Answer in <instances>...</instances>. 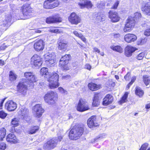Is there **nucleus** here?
I'll return each instance as SVG.
<instances>
[{"label": "nucleus", "mask_w": 150, "mask_h": 150, "mask_svg": "<svg viewBox=\"0 0 150 150\" xmlns=\"http://www.w3.org/2000/svg\"><path fill=\"white\" fill-rule=\"evenodd\" d=\"M88 86L89 88L92 91L97 90L100 87V85H97L93 83H89L88 85Z\"/></svg>", "instance_id": "obj_26"}, {"label": "nucleus", "mask_w": 150, "mask_h": 150, "mask_svg": "<svg viewBox=\"0 0 150 150\" xmlns=\"http://www.w3.org/2000/svg\"><path fill=\"white\" fill-rule=\"evenodd\" d=\"M73 33L75 36L79 38V37H80V35L81 34V33H79L76 31H73Z\"/></svg>", "instance_id": "obj_62"}, {"label": "nucleus", "mask_w": 150, "mask_h": 150, "mask_svg": "<svg viewBox=\"0 0 150 150\" xmlns=\"http://www.w3.org/2000/svg\"><path fill=\"white\" fill-rule=\"evenodd\" d=\"M99 105L98 100L93 99V105L94 106H97Z\"/></svg>", "instance_id": "obj_51"}, {"label": "nucleus", "mask_w": 150, "mask_h": 150, "mask_svg": "<svg viewBox=\"0 0 150 150\" xmlns=\"http://www.w3.org/2000/svg\"><path fill=\"white\" fill-rule=\"evenodd\" d=\"M33 32L35 33H40L41 31L38 29H34L33 30Z\"/></svg>", "instance_id": "obj_64"}, {"label": "nucleus", "mask_w": 150, "mask_h": 150, "mask_svg": "<svg viewBox=\"0 0 150 150\" xmlns=\"http://www.w3.org/2000/svg\"><path fill=\"white\" fill-rule=\"evenodd\" d=\"M83 2L79 3V5L81 8H91L93 6L91 1H90L85 0Z\"/></svg>", "instance_id": "obj_18"}, {"label": "nucleus", "mask_w": 150, "mask_h": 150, "mask_svg": "<svg viewBox=\"0 0 150 150\" xmlns=\"http://www.w3.org/2000/svg\"><path fill=\"white\" fill-rule=\"evenodd\" d=\"M9 101H8L7 102L5 105V108L6 109L8 110L9 111Z\"/></svg>", "instance_id": "obj_58"}, {"label": "nucleus", "mask_w": 150, "mask_h": 150, "mask_svg": "<svg viewBox=\"0 0 150 150\" xmlns=\"http://www.w3.org/2000/svg\"><path fill=\"white\" fill-rule=\"evenodd\" d=\"M34 111L35 112L36 117H40L44 112V110L42 108L41 105L39 104L36 105L33 108Z\"/></svg>", "instance_id": "obj_16"}, {"label": "nucleus", "mask_w": 150, "mask_h": 150, "mask_svg": "<svg viewBox=\"0 0 150 150\" xmlns=\"http://www.w3.org/2000/svg\"><path fill=\"white\" fill-rule=\"evenodd\" d=\"M25 77L27 79L26 83H30V85L33 87L34 86L33 82L36 81V78L33 73L31 72H27L24 74ZM25 81V80H23Z\"/></svg>", "instance_id": "obj_6"}, {"label": "nucleus", "mask_w": 150, "mask_h": 150, "mask_svg": "<svg viewBox=\"0 0 150 150\" xmlns=\"http://www.w3.org/2000/svg\"><path fill=\"white\" fill-rule=\"evenodd\" d=\"M57 98V95L52 91L47 92L44 97L45 102L49 105H52L54 104Z\"/></svg>", "instance_id": "obj_2"}, {"label": "nucleus", "mask_w": 150, "mask_h": 150, "mask_svg": "<svg viewBox=\"0 0 150 150\" xmlns=\"http://www.w3.org/2000/svg\"><path fill=\"white\" fill-rule=\"evenodd\" d=\"M17 142V140L15 135L14 134H10V143L16 144Z\"/></svg>", "instance_id": "obj_35"}, {"label": "nucleus", "mask_w": 150, "mask_h": 150, "mask_svg": "<svg viewBox=\"0 0 150 150\" xmlns=\"http://www.w3.org/2000/svg\"><path fill=\"white\" fill-rule=\"evenodd\" d=\"M71 56L69 54H66L62 57L59 61L60 65H64L65 64H67L69 60L70 59Z\"/></svg>", "instance_id": "obj_20"}, {"label": "nucleus", "mask_w": 150, "mask_h": 150, "mask_svg": "<svg viewBox=\"0 0 150 150\" xmlns=\"http://www.w3.org/2000/svg\"><path fill=\"white\" fill-rule=\"evenodd\" d=\"M43 148L45 150H50L52 149L50 145L48 144V141L44 144Z\"/></svg>", "instance_id": "obj_42"}, {"label": "nucleus", "mask_w": 150, "mask_h": 150, "mask_svg": "<svg viewBox=\"0 0 150 150\" xmlns=\"http://www.w3.org/2000/svg\"><path fill=\"white\" fill-rule=\"evenodd\" d=\"M136 77L135 76H134L132 77L131 81V82L129 83V85H132V83L134 82L136 79Z\"/></svg>", "instance_id": "obj_60"}, {"label": "nucleus", "mask_w": 150, "mask_h": 150, "mask_svg": "<svg viewBox=\"0 0 150 150\" xmlns=\"http://www.w3.org/2000/svg\"><path fill=\"white\" fill-rule=\"evenodd\" d=\"M49 31L50 32L55 33H59V30L57 29H50L49 30Z\"/></svg>", "instance_id": "obj_57"}, {"label": "nucleus", "mask_w": 150, "mask_h": 150, "mask_svg": "<svg viewBox=\"0 0 150 150\" xmlns=\"http://www.w3.org/2000/svg\"><path fill=\"white\" fill-rule=\"evenodd\" d=\"M135 93L137 95L141 97L143 96L144 93L140 87H137L136 88Z\"/></svg>", "instance_id": "obj_32"}, {"label": "nucleus", "mask_w": 150, "mask_h": 150, "mask_svg": "<svg viewBox=\"0 0 150 150\" xmlns=\"http://www.w3.org/2000/svg\"><path fill=\"white\" fill-rule=\"evenodd\" d=\"M44 45L43 41L42 40H40L35 42L34 45V48L36 51H39L44 49Z\"/></svg>", "instance_id": "obj_14"}, {"label": "nucleus", "mask_w": 150, "mask_h": 150, "mask_svg": "<svg viewBox=\"0 0 150 150\" xmlns=\"http://www.w3.org/2000/svg\"><path fill=\"white\" fill-rule=\"evenodd\" d=\"M130 73L128 72L124 77L126 81H129L130 78Z\"/></svg>", "instance_id": "obj_54"}, {"label": "nucleus", "mask_w": 150, "mask_h": 150, "mask_svg": "<svg viewBox=\"0 0 150 150\" xmlns=\"http://www.w3.org/2000/svg\"><path fill=\"white\" fill-rule=\"evenodd\" d=\"M144 34L146 36H150V28L145 30L144 32Z\"/></svg>", "instance_id": "obj_48"}, {"label": "nucleus", "mask_w": 150, "mask_h": 150, "mask_svg": "<svg viewBox=\"0 0 150 150\" xmlns=\"http://www.w3.org/2000/svg\"><path fill=\"white\" fill-rule=\"evenodd\" d=\"M7 114L5 113L3 111H0V117L2 119H4L7 116Z\"/></svg>", "instance_id": "obj_47"}, {"label": "nucleus", "mask_w": 150, "mask_h": 150, "mask_svg": "<svg viewBox=\"0 0 150 150\" xmlns=\"http://www.w3.org/2000/svg\"><path fill=\"white\" fill-rule=\"evenodd\" d=\"M6 148V144L3 142L0 143V149L4 150Z\"/></svg>", "instance_id": "obj_50"}, {"label": "nucleus", "mask_w": 150, "mask_h": 150, "mask_svg": "<svg viewBox=\"0 0 150 150\" xmlns=\"http://www.w3.org/2000/svg\"><path fill=\"white\" fill-rule=\"evenodd\" d=\"M6 134V130L4 128L0 129V140H2L5 137Z\"/></svg>", "instance_id": "obj_33"}, {"label": "nucleus", "mask_w": 150, "mask_h": 150, "mask_svg": "<svg viewBox=\"0 0 150 150\" xmlns=\"http://www.w3.org/2000/svg\"><path fill=\"white\" fill-rule=\"evenodd\" d=\"M68 20L72 24L77 25L81 22V18L75 13H71L69 17Z\"/></svg>", "instance_id": "obj_8"}, {"label": "nucleus", "mask_w": 150, "mask_h": 150, "mask_svg": "<svg viewBox=\"0 0 150 150\" xmlns=\"http://www.w3.org/2000/svg\"><path fill=\"white\" fill-rule=\"evenodd\" d=\"M137 39V36L133 34L129 33L126 35L124 39L126 42L130 43L135 41Z\"/></svg>", "instance_id": "obj_17"}, {"label": "nucleus", "mask_w": 150, "mask_h": 150, "mask_svg": "<svg viewBox=\"0 0 150 150\" xmlns=\"http://www.w3.org/2000/svg\"><path fill=\"white\" fill-rule=\"evenodd\" d=\"M108 14V17L112 22L115 23L119 21L120 17L117 12L110 11Z\"/></svg>", "instance_id": "obj_11"}, {"label": "nucleus", "mask_w": 150, "mask_h": 150, "mask_svg": "<svg viewBox=\"0 0 150 150\" xmlns=\"http://www.w3.org/2000/svg\"><path fill=\"white\" fill-rule=\"evenodd\" d=\"M119 4V2L117 1L114 4L113 6L112 7V8L116 9L117 8L118 4Z\"/></svg>", "instance_id": "obj_59"}, {"label": "nucleus", "mask_w": 150, "mask_h": 150, "mask_svg": "<svg viewBox=\"0 0 150 150\" xmlns=\"http://www.w3.org/2000/svg\"><path fill=\"white\" fill-rule=\"evenodd\" d=\"M54 54L53 53H47L45 55V61L48 65L50 66L54 63Z\"/></svg>", "instance_id": "obj_15"}, {"label": "nucleus", "mask_w": 150, "mask_h": 150, "mask_svg": "<svg viewBox=\"0 0 150 150\" xmlns=\"http://www.w3.org/2000/svg\"><path fill=\"white\" fill-rule=\"evenodd\" d=\"M59 78V75L56 73L51 75H48L47 79L48 81H58Z\"/></svg>", "instance_id": "obj_24"}, {"label": "nucleus", "mask_w": 150, "mask_h": 150, "mask_svg": "<svg viewBox=\"0 0 150 150\" xmlns=\"http://www.w3.org/2000/svg\"><path fill=\"white\" fill-rule=\"evenodd\" d=\"M23 17L21 19L25 20L29 18L30 17V13L32 12V9L29 4H25L21 7Z\"/></svg>", "instance_id": "obj_4"}, {"label": "nucleus", "mask_w": 150, "mask_h": 150, "mask_svg": "<svg viewBox=\"0 0 150 150\" xmlns=\"http://www.w3.org/2000/svg\"><path fill=\"white\" fill-rule=\"evenodd\" d=\"M58 44V48L60 50H64L66 49L67 47V43L63 41L59 40L57 42Z\"/></svg>", "instance_id": "obj_25"}, {"label": "nucleus", "mask_w": 150, "mask_h": 150, "mask_svg": "<svg viewBox=\"0 0 150 150\" xmlns=\"http://www.w3.org/2000/svg\"><path fill=\"white\" fill-rule=\"evenodd\" d=\"M62 67V69L64 70H68L69 69V67L67 65V64H65L64 65H60Z\"/></svg>", "instance_id": "obj_53"}, {"label": "nucleus", "mask_w": 150, "mask_h": 150, "mask_svg": "<svg viewBox=\"0 0 150 150\" xmlns=\"http://www.w3.org/2000/svg\"><path fill=\"white\" fill-rule=\"evenodd\" d=\"M88 126L90 128H93L94 127L98 126L99 124L96 120V116H92L89 118L87 121Z\"/></svg>", "instance_id": "obj_13"}, {"label": "nucleus", "mask_w": 150, "mask_h": 150, "mask_svg": "<svg viewBox=\"0 0 150 150\" xmlns=\"http://www.w3.org/2000/svg\"><path fill=\"white\" fill-rule=\"evenodd\" d=\"M136 49L133 47L130 46H127L125 48V54L127 57H129L132 55V53L134 52Z\"/></svg>", "instance_id": "obj_22"}, {"label": "nucleus", "mask_w": 150, "mask_h": 150, "mask_svg": "<svg viewBox=\"0 0 150 150\" xmlns=\"http://www.w3.org/2000/svg\"><path fill=\"white\" fill-rule=\"evenodd\" d=\"M94 96L93 99L98 100V99L99 98H101L102 96L100 93H95L94 94Z\"/></svg>", "instance_id": "obj_46"}, {"label": "nucleus", "mask_w": 150, "mask_h": 150, "mask_svg": "<svg viewBox=\"0 0 150 150\" xmlns=\"http://www.w3.org/2000/svg\"><path fill=\"white\" fill-rule=\"evenodd\" d=\"M144 53L143 52H142L139 54L137 57V58L139 60H142L144 56Z\"/></svg>", "instance_id": "obj_44"}, {"label": "nucleus", "mask_w": 150, "mask_h": 150, "mask_svg": "<svg viewBox=\"0 0 150 150\" xmlns=\"http://www.w3.org/2000/svg\"><path fill=\"white\" fill-rule=\"evenodd\" d=\"M110 48L113 50L120 53H122L123 52V49L120 46L112 45L110 46Z\"/></svg>", "instance_id": "obj_27"}, {"label": "nucleus", "mask_w": 150, "mask_h": 150, "mask_svg": "<svg viewBox=\"0 0 150 150\" xmlns=\"http://www.w3.org/2000/svg\"><path fill=\"white\" fill-rule=\"evenodd\" d=\"M143 80L144 83L146 86H147L150 82V79L149 77L144 76L143 77Z\"/></svg>", "instance_id": "obj_41"}, {"label": "nucleus", "mask_w": 150, "mask_h": 150, "mask_svg": "<svg viewBox=\"0 0 150 150\" xmlns=\"http://www.w3.org/2000/svg\"><path fill=\"white\" fill-rule=\"evenodd\" d=\"M146 39L144 38V39H140L139 41L138 42V44L139 45H142L146 42Z\"/></svg>", "instance_id": "obj_49"}, {"label": "nucleus", "mask_w": 150, "mask_h": 150, "mask_svg": "<svg viewBox=\"0 0 150 150\" xmlns=\"http://www.w3.org/2000/svg\"><path fill=\"white\" fill-rule=\"evenodd\" d=\"M51 1V0H46L43 4L44 8L46 9L52 8Z\"/></svg>", "instance_id": "obj_31"}, {"label": "nucleus", "mask_w": 150, "mask_h": 150, "mask_svg": "<svg viewBox=\"0 0 150 150\" xmlns=\"http://www.w3.org/2000/svg\"><path fill=\"white\" fill-rule=\"evenodd\" d=\"M40 74L42 75H45L44 77L46 78H47L48 76V75L49 74V72H48V69L47 68L43 67L40 70Z\"/></svg>", "instance_id": "obj_30"}, {"label": "nucleus", "mask_w": 150, "mask_h": 150, "mask_svg": "<svg viewBox=\"0 0 150 150\" xmlns=\"http://www.w3.org/2000/svg\"><path fill=\"white\" fill-rule=\"evenodd\" d=\"M58 90L59 91L62 93H65L67 94V92L66 90H64L62 88L60 87L59 88Z\"/></svg>", "instance_id": "obj_55"}, {"label": "nucleus", "mask_w": 150, "mask_h": 150, "mask_svg": "<svg viewBox=\"0 0 150 150\" xmlns=\"http://www.w3.org/2000/svg\"><path fill=\"white\" fill-rule=\"evenodd\" d=\"M42 59L40 56L35 54L31 58V62L33 63L35 67H39L42 64Z\"/></svg>", "instance_id": "obj_10"}, {"label": "nucleus", "mask_w": 150, "mask_h": 150, "mask_svg": "<svg viewBox=\"0 0 150 150\" xmlns=\"http://www.w3.org/2000/svg\"><path fill=\"white\" fill-rule=\"evenodd\" d=\"M84 128L82 127H76L72 129L69 134V137L71 140L78 139L83 134Z\"/></svg>", "instance_id": "obj_1"}, {"label": "nucleus", "mask_w": 150, "mask_h": 150, "mask_svg": "<svg viewBox=\"0 0 150 150\" xmlns=\"http://www.w3.org/2000/svg\"><path fill=\"white\" fill-rule=\"evenodd\" d=\"M98 16H97V19L98 20L102 21V19L104 18L105 16L101 15H100V14H98Z\"/></svg>", "instance_id": "obj_56"}, {"label": "nucleus", "mask_w": 150, "mask_h": 150, "mask_svg": "<svg viewBox=\"0 0 150 150\" xmlns=\"http://www.w3.org/2000/svg\"><path fill=\"white\" fill-rule=\"evenodd\" d=\"M51 2L52 8L57 7L59 4V2L57 0H51Z\"/></svg>", "instance_id": "obj_37"}, {"label": "nucleus", "mask_w": 150, "mask_h": 150, "mask_svg": "<svg viewBox=\"0 0 150 150\" xmlns=\"http://www.w3.org/2000/svg\"><path fill=\"white\" fill-rule=\"evenodd\" d=\"M23 17L21 19L25 20L29 18L30 17V13L32 12V9L29 4H25L21 7Z\"/></svg>", "instance_id": "obj_5"}, {"label": "nucleus", "mask_w": 150, "mask_h": 150, "mask_svg": "<svg viewBox=\"0 0 150 150\" xmlns=\"http://www.w3.org/2000/svg\"><path fill=\"white\" fill-rule=\"evenodd\" d=\"M113 97L110 94L106 95L103 99V104L104 105H107L112 103L113 101Z\"/></svg>", "instance_id": "obj_19"}, {"label": "nucleus", "mask_w": 150, "mask_h": 150, "mask_svg": "<svg viewBox=\"0 0 150 150\" xmlns=\"http://www.w3.org/2000/svg\"><path fill=\"white\" fill-rule=\"evenodd\" d=\"M83 42H86V39L84 36L81 34L80 35V37H79Z\"/></svg>", "instance_id": "obj_63"}, {"label": "nucleus", "mask_w": 150, "mask_h": 150, "mask_svg": "<svg viewBox=\"0 0 150 150\" xmlns=\"http://www.w3.org/2000/svg\"><path fill=\"white\" fill-rule=\"evenodd\" d=\"M49 86L51 89H53L57 88L59 86L58 81H49Z\"/></svg>", "instance_id": "obj_29"}, {"label": "nucleus", "mask_w": 150, "mask_h": 150, "mask_svg": "<svg viewBox=\"0 0 150 150\" xmlns=\"http://www.w3.org/2000/svg\"><path fill=\"white\" fill-rule=\"evenodd\" d=\"M62 19L57 15L50 16L46 18V22L47 23L61 22Z\"/></svg>", "instance_id": "obj_12"}, {"label": "nucleus", "mask_w": 150, "mask_h": 150, "mask_svg": "<svg viewBox=\"0 0 150 150\" xmlns=\"http://www.w3.org/2000/svg\"><path fill=\"white\" fill-rule=\"evenodd\" d=\"M89 107L88 105L82 99H80L77 107V110L80 112H83L88 110Z\"/></svg>", "instance_id": "obj_9"}, {"label": "nucleus", "mask_w": 150, "mask_h": 150, "mask_svg": "<svg viewBox=\"0 0 150 150\" xmlns=\"http://www.w3.org/2000/svg\"><path fill=\"white\" fill-rule=\"evenodd\" d=\"M128 93L127 92L125 93L123 96L121 100L119 101L120 103H122L125 102L127 100Z\"/></svg>", "instance_id": "obj_36"}, {"label": "nucleus", "mask_w": 150, "mask_h": 150, "mask_svg": "<svg viewBox=\"0 0 150 150\" xmlns=\"http://www.w3.org/2000/svg\"><path fill=\"white\" fill-rule=\"evenodd\" d=\"M16 103L12 100H10V111H14L17 108Z\"/></svg>", "instance_id": "obj_34"}, {"label": "nucleus", "mask_w": 150, "mask_h": 150, "mask_svg": "<svg viewBox=\"0 0 150 150\" xmlns=\"http://www.w3.org/2000/svg\"><path fill=\"white\" fill-rule=\"evenodd\" d=\"M149 145V144L147 143H145L143 144L139 150H146Z\"/></svg>", "instance_id": "obj_45"}, {"label": "nucleus", "mask_w": 150, "mask_h": 150, "mask_svg": "<svg viewBox=\"0 0 150 150\" xmlns=\"http://www.w3.org/2000/svg\"><path fill=\"white\" fill-rule=\"evenodd\" d=\"M141 8L144 14L150 16V3H147L144 5H143Z\"/></svg>", "instance_id": "obj_21"}, {"label": "nucleus", "mask_w": 150, "mask_h": 150, "mask_svg": "<svg viewBox=\"0 0 150 150\" xmlns=\"http://www.w3.org/2000/svg\"><path fill=\"white\" fill-rule=\"evenodd\" d=\"M38 129V126H34L31 127L30 130L28 132L30 134H32L35 133Z\"/></svg>", "instance_id": "obj_38"}, {"label": "nucleus", "mask_w": 150, "mask_h": 150, "mask_svg": "<svg viewBox=\"0 0 150 150\" xmlns=\"http://www.w3.org/2000/svg\"><path fill=\"white\" fill-rule=\"evenodd\" d=\"M105 5V3L102 1H100L97 4L96 6L97 7L99 8H103Z\"/></svg>", "instance_id": "obj_43"}, {"label": "nucleus", "mask_w": 150, "mask_h": 150, "mask_svg": "<svg viewBox=\"0 0 150 150\" xmlns=\"http://www.w3.org/2000/svg\"><path fill=\"white\" fill-rule=\"evenodd\" d=\"M52 149L55 147L57 145L58 141L56 139H52L48 141Z\"/></svg>", "instance_id": "obj_28"}, {"label": "nucleus", "mask_w": 150, "mask_h": 150, "mask_svg": "<svg viewBox=\"0 0 150 150\" xmlns=\"http://www.w3.org/2000/svg\"><path fill=\"white\" fill-rule=\"evenodd\" d=\"M18 114L21 115L25 119L28 116L29 110L25 107L22 108L18 112Z\"/></svg>", "instance_id": "obj_23"}, {"label": "nucleus", "mask_w": 150, "mask_h": 150, "mask_svg": "<svg viewBox=\"0 0 150 150\" xmlns=\"http://www.w3.org/2000/svg\"><path fill=\"white\" fill-rule=\"evenodd\" d=\"M16 78V75L13 72L10 71V81H14Z\"/></svg>", "instance_id": "obj_40"}, {"label": "nucleus", "mask_w": 150, "mask_h": 150, "mask_svg": "<svg viewBox=\"0 0 150 150\" xmlns=\"http://www.w3.org/2000/svg\"><path fill=\"white\" fill-rule=\"evenodd\" d=\"M141 14L140 13L137 12L134 13V16L133 17L134 18V19H135V18H141Z\"/></svg>", "instance_id": "obj_52"}, {"label": "nucleus", "mask_w": 150, "mask_h": 150, "mask_svg": "<svg viewBox=\"0 0 150 150\" xmlns=\"http://www.w3.org/2000/svg\"><path fill=\"white\" fill-rule=\"evenodd\" d=\"M19 122L18 118H14L12 120L11 123V125H14V126H16L18 125Z\"/></svg>", "instance_id": "obj_39"}, {"label": "nucleus", "mask_w": 150, "mask_h": 150, "mask_svg": "<svg viewBox=\"0 0 150 150\" xmlns=\"http://www.w3.org/2000/svg\"><path fill=\"white\" fill-rule=\"evenodd\" d=\"M7 47L4 44H3L0 47V50H4Z\"/></svg>", "instance_id": "obj_61"}, {"label": "nucleus", "mask_w": 150, "mask_h": 150, "mask_svg": "<svg viewBox=\"0 0 150 150\" xmlns=\"http://www.w3.org/2000/svg\"><path fill=\"white\" fill-rule=\"evenodd\" d=\"M28 84L26 82L23 80V82H20L17 86L18 92L24 96L26 94L27 89V84Z\"/></svg>", "instance_id": "obj_7"}, {"label": "nucleus", "mask_w": 150, "mask_h": 150, "mask_svg": "<svg viewBox=\"0 0 150 150\" xmlns=\"http://www.w3.org/2000/svg\"><path fill=\"white\" fill-rule=\"evenodd\" d=\"M136 22V20L132 16L128 17L126 20V23L124 28L123 30L125 32H130L134 28Z\"/></svg>", "instance_id": "obj_3"}]
</instances>
